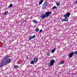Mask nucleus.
I'll list each match as a JSON object with an SVG mask.
<instances>
[{
    "label": "nucleus",
    "mask_w": 77,
    "mask_h": 77,
    "mask_svg": "<svg viewBox=\"0 0 77 77\" xmlns=\"http://www.w3.org/2000/svg\"><path fill=\"white\" fill-rule=\"evenodd\" d=\"M55 62V61H54V60L52 59V60H51L50 61V66H53V64Z\"/></svg>",
    "instance_id": "obj_2"
},
{
    "label": "nucleus",
    "mask_w": 77,
    "mask_h": 77,
    "mask_svg": "<svg viewBox=\"0 0 77 77\" xmlns=\"http://www.w3.org/2000/svg\"><path fill=\"white\" fill-rule=\"evenodd\" d=\"M65 18V21H68V19L67 17H64Z\"/></svg>",
    "instance_id": "obj_15"
},
{
    "label": "nucleus",
    "mask_w": 77,
    "mask_h": 77,
    "mask_svg": "<svg viewBox=\"0 0 77 77\" xmlns=\"http://www.w3.org/2000/svg\"><path fill=\"white\" fill-rule=\"evenodd\" d=\"M34 61L32 60V61H31L30 62V63L31 64H33V63H34Z\"/></svg>",
    "instance_id": "obj_22"
},
{
    "label": "nucleus",
    "mask_w": 77,
    "mask_h": 77,
    "mask_svg": "<svg viewBox=\"0 0 77 77\" xmlns=\"http://www.w3.org/2000/svg\"><path fill=\"white\" fill-rule=\"evenodd\" d=\"M75 54V52H72L70 53V54H69V58L72 57L73 56V55H74Z\"/></svg>",
    "instance_id": "obj_5"
},
{
    "label": "nucleus",
    "mask_w": 77,
    "mask_h": 77,
    "mask_svg": "<svg viewBox=\"0 0 77 77\" xmlns=\"http://www.w3.org/2000/svg\"><path fill=\"white\" fill-rule=\"evenodd\" d=\"M61 21H62L63 22H64L65 21V19H61Z\"/></svg>",
    "instance_id": "obj_23"
},
{
    "label": "nucleus",
    "mask_w": 77,
    "mask_h": 77,
    "mask_svg": "<svg viewBox=\"0 0 77 77\" xmlns=\"http://www.w3.org/2000/svg\"><path fill=\"white\" fill-rule=\"evenodd\" d=\"M77 1L75 2L74 4V5H75V4H77Z\"/></svg>",
    "instance_id": "obj_29"
},
{
    "label": "nucleus",
    "mask_w": 77,
    "mask_h": 77,
    "mask_svg": "<svg viewBox=\"0 0 77 77\" xmlns=\"http://www.w3.org/2000/svg\"><path fill=\"white\" fill-rule=\"evenodd\" d=\"M32 39H33V38H35V35H33V36L32 37Z\"/></svg>",
    "instance_id": "obj_24"
},
{
    "label": "nucleus",
    "mask_w": 77,
    "mask_h": 77,
    "mask_svg": "<svg viewBox=\"0 0 77 77\" xmlns=\"http://www.w3.org/2000/svg\"><path fill=\"white\" fill-rule=\"evenodd\" d=\"M32 21H33V23H35V24H37V23H38V21H37V20H32Z\"/></svg>",
    "instance_id": "obj_11"
},
{
    "label": "nucleus",
    "mask_w": 77,
    "mask_h": 77,
    "mask_svg": "<svg viewBox=\"0 0 77 77\" xmlns=\"http://www.w3.org/2000/svg\"><path fill=\"white\" fill-rule=\"evenodd\" d=\"M56 48H54V49L51 51V53H54L55 51H56Z\"/></svg>",
    "instance_id": "obj_8"
},
{
    "label": "nucleus",
    "mask_w": 77,
    "mask_h": 77,
    "mask_svg": "<svg viewBox=\"0 0 77 77\" xmlns=\"http://www.w3.org/2000/svg\"><path fill=\"white\" fill-rule=\"evenodd\" d=\"M42 31V29H41V30H40L39 32V34H41V33Z\"/></svg>",
    "instance_id": "obj_21"
},
{
    "label": "nucleus",
    "mask_w": 77,
    "mask_h": 77,
    "mask_svg": "<svg viewBox=\"0 0 77 77\" xmlns=\"http://www.w3.org/2000/svg\"><path fill=\"white\" fill-rule=\"evenodd\" d=\"M47 4H48L47 2H45L43 5L42 8H46V6H47Z\"/></svg>",
    "instance_id": "obj_7"
},
{
    "label": "nucleus",
    "mask_w": 77,
    "mask_h": 77,
    "mask_svg": "<svg viewBox=\"0 0 77 77\" xmlns=\"http://www.w3.org/2000/svg\"><path fill=\"white\" fill-rule=\"evenodd\" d=\"M10 57V56H7L3 58L4 60H7L8 58H9Z\"/></svg>",
    "instance_id": "obj_9"
},
{
    "label": "nucleus",
    "mask_w": 77,
    "mask_h": 77,
    "mask_svg": "<svg viewBox=\"0 0 77 77\" xmlns=\"http://www.w3.org/2000/svg\"><path fill=\"white\" fill-rule=\"evenodd\" d=\"M41 18H43V19H45L46 17H47V16L45 14H43L41 15Z\"/></svg>",
    "instance_id": "obj_6"
},
{
    "label": "nucleus",
    "mask_w": 77,
    "mask_h": 77,
    "mask_svg": "<svg viewBox=\"0 0 77 77\" xmlns=\"http://www.w3.org/2000/svg\"><path fill=\"white\" fill-rule=\"evenodd\" d=\"M60 64L63 65V64L64 63L63 62H60Z\"/></svg>",
    "instance_id": "obj_25"
},
{
    "label": "nucleus",
    "mask_w": 77,
    "mask_h": 77,
    "mask_svg": "<svg viewBox=\"0 0 77 77\" xmlns=\"http://www.w3.org/2000/svg\"><path fill=\"white\" fill-rule=\"evenodd\" d=\"M34 62L36 63L38 62V59L37 58H35L34 60Z\"/></svg>",
    "instance_id": "obj_12"
},
{
    "label": "nucleus",
    "mask_w": 77,
    "mask_h": 77,
    "mask_svg": "<svg viewBox=\"0 0 77 77\" xmlns=\"http://www.w3.org/2000/svg\"><path fill=\"white\" fill-rule=\"evenodd\" d=\"M75 53V54L77 55V51H76L75 52H74Z\"/></svg>",
    "instance_id": "obj_28"
},
{
    "label": "nucleus",
    "mask_w": 77,
    "mask_h": 77,
    "mask_svg": "<svg viewBox=\"0 0 77 77\" xmlns=\"http://www.w3.org/2000/svg\"><path fill=\"white\" fill-rule=\"evenodd\" d=\"M6 62L7 63H11V60L10 59H8L7 60Z\"/></svg>",
    "instance_id": "obj_10"
},
{
    "label": "nucleus",
    "mask_w": 77,
    "mask_h": 77,
    "mask_svg": "<svg viewBox=\"0 0 77 77\" xmlns=\"http://www.w3.org/2000/svg\"><path fill=\"white\" fill-rule=\"evenodd\" d=\"M51 14H52V12L51 11H47L45 13V15L46 16V17H48L50 15H51Z\"/></svg>",
    "instance_id": "obj_1"
},
{
    "label": "nucleus",
    "mask_w": 77,
    "mask_h": 77,
    "mask_svg": "<svg viewBox=\"0 0 77 77\" xmlns=\"http://www.w3.org/2000/svg\"><path fill=\"white\" fill-rule=\"evenodd\" d=\"M47 55L48 56H50V53H48L47 54Z\"/></svg>",
    "instance_id": "obj_26"
},
{
    "label": "nucleus",
    "mask_w": 77,
    "mask_h": 77,
    "mask_svg": "<svg viewBox=\"0 0 77 77\" xmlns=\"http://www.w3.org/2000/svg\"><path fill=\"white\" fill-rule=\"evenodd\" d=\"M71 15V13L69 12L67 13L66 14L64 15V17H67L68 18L69 16Z\"/></svg>",
    "instance_id": "obj_4"
},
{
    "label": "nucleus",
    "mask_w": 77,
    "mask_h": 77,
    "mask_svg": "<svg viewBox=\"0 0 77 77\" xmlns=\"http://www.w3.org/2000/svg\"><path fill=\"white\" fill-rule=\"evenodd\" d=\"M39 29L37 28L35 29V32H39Z\"/></svg>",
    "instance_id": "obj_19"
},
{
    "label": "nucleus",
    "mask_w": 77,
    "mask_h": 77,
    "mask_svg": "<svg viewBox=\"0 0 77 77\" xmlns=\"http://www.w3.org/2000/svg\"><path fill=\"white\" fill-rule=\"evenodd\" d=\"M56 5L57 6H59L60 5V3L59 2H57L56 3Z\"/></svg>",
    "instance_id": "obj_20"
},
{
    "label": "nucleus",
    "mask_w": 77,
    "mask_h": 77,
    "mask_svg": "<svg viewBox=\"0 0 77 77\" xmlns=\"http://www.w3.org/2000/svg\"><path fill=\"white\" fill-rule=\"evenodd\" d=\"M44 2V0H41L40 2L39 3V5H41L42 3V2Z\"/></svg>",
    "instance_id": "obj_13"
},
{
    "label": "nucleus",
    "mask_w": 77,
    "mask_h": 77,
    "mask_svg": "<svg viewBox=\"0 0 77 77\" xmlns=\"http://www.w3.org/2000/svg\"><path fill=\"white\" fill-rule=\"evenodd\" d=\"M6 62H5L4 60H2L1 61L0 65L1 66H5V65H6Z\"/></svg>",
    "instance_id": "obj_3"
},
{
    "label": "nucleus",
    "mask_w": 77,
    "mask_h": 77,
    "mask_svg": "<svg viewBox=\"0 0 77 77\" xmlns=\"http://www.w3.org/2000/svg\"><path fill=\"white\" fill-rule=\"evenodd\" d=\"M13 6V5L12 4H10L9 6H8V8H12Z\"/></svg>",
    "instance_id": "obj_14"
},
{
    "label": "nucleus",
    "mask_w": 77,
    "mask_h": 77,
    "mask_svg": "<svg viewBox=\"0 0 77 77\" xmlns=\"http://www.w3.org/2000/svg\"><path fill=\"white\" fill-rule=\"evenodd\" d=\"M8 11H5V13L3 14L4 15H6V14H8Z\"/></svg>",
    "instance_id": "obj_18"
},
{
    "label": "nucleus",
    "mask_w": 77,
    "mask_h": 77,
    "mask_svg": "<svg viewBox=\"0 0 77 77\" xmlns=\"http://www.w3.org/2000/svg\"><path fill=\"white\" fill-rule=\"evenodd\" d=\"M55 9H57V7L56 6H54L52 8V9L53 10Z\"/></svg>",
    "instance_id": "obj_17"
},
{
    "label": "nucleus",
    "mask_w": 77,
    "mask_h": 77,
    "mask_svg": "<svg viewBox=\"0 0 77 77\" xmlns=\"http://www.w3.org/2000/svg\"><path fill=\"white\" fill-rule=\"evenodd\" d=\"M14 67L15 69H17V68H18V66L17 65H15L14 66Z\"/></svg>",
    "instance_id": "obj_16"
},
{
    "label": "nucleus",
    "mask_w": 77,
    "mask_h": 77,
    "mask_svg": "<svg viewBox=\"0 0 77 77\" xmlns=\"http://www.w3.org/2000/svg\"><path fill=\"white\" fill-rule=\"evenodd\" d=\"M32 36H31L29 39V40H31V39H32Z\"/></svg>",
    "instance_id": "obj_27"
}]
</instances>
